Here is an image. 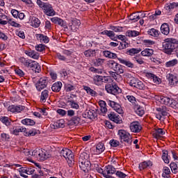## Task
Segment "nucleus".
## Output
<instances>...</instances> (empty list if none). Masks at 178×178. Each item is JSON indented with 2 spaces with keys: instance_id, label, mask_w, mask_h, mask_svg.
Returning a JSON list of instances; mask_svg holds the SVG:
<instances>
[{
  "instance_id": "obj_1",
  "label": "nucleus",
  "mask_w": 178,
  "mask_h": 178,
  "mask_svg": "<svg viewBox=\"0 0 178 178\" xmlns=\"http://www.w3.org/2000/svg\"><path fill=\"white\" fill-rule=\"evenodd\" d=\"M79 165L84 173H88L91 170V162L90 161V154L83 152L79 158Z\"/></svg>"
},
{
  "instance_id": "obj_2",
  "label": "nucleus",
  "mask_w": 178,
  "mask_h": 178,
  "mask_svg": "<svg viewBox=\"0 0 178 178\" xmlns=\"http://www.w3.org/2000/svg\"><path fill=\"white\" fill-rule=\"evenodd\" d=\"M164 52L167 55H172V52H176L178 44L176 43V40L172 38H167L163 44Z\"/></svg>"
},
{
  "instance_id": "obj_3",
  "label": "nucleus",
  "mask_w": 178,
  "mask_h": 178,
  "mask_svg": "<svg viewBox=\"0 0 178 178\" xmlns=\"http://www.w3.org/2000/svg\"><path fill=\"white\" fill-rule=\"evenodd\" d=\"M120 139L121 140V142L126 143L128 144V145H130L131 144V135L124 129H120L118 133Z\"/></svg>"
},
{
  "instance_id": "obj_4",
  "label": "nucleus",
  "mask_w": 178,
  "mask_h": 178,
  "mask_svg": "<svg viewBox=\"0 0 178 178\" xmlns=\"http://www.w3.org/2000/svg\"><path fill=\"white\" fill-rule=\"evenodd\" d=\"M107 65L110 69L114 70V72H116V73H119L120 74L124 73L123 66H122V65L118 63L113 60H109L107 63Z\"/></svg>"
},
{
  "instance_id": "obj_5",
  "label": "nucleus",
  "mask_w": 178,
  "mask_h": 178,
  "mask_svg": "<svg viewBox=\"0 0 178 178\" xmlns=\"http://www.w3.org/2000/svg\"><path fill=\"white\" fill-rule=\"evenodd\" d=\"M60 156H63L68 162V163H72L73 161H74V154H73V152L69 149L68 148H64L60 151Z\"/></svg>"
},
{
  "instance_id": "obj_6",
  "label": "nucleus",
  "mask_w": 178,
  "mask_h": 178,
  "mask_svg": "<svg viewBox=\"0 0 178 178\" xmlns=\"http://www.w3.org/2000/svg\"><path fill=\"white\" fill-rule=\"evenodd\" d=\"M128 83L131 87H134L135 88H138V90H144V87H145L143 81L134 77H131Z\"/></svg>"
},
{
  "instance_id": "obj_7",
  "label": "nucleus",
  "mask_w": 178,
  "mask_h": 178,
  "mask_svg": "<svg viewBox=\"0 0 178 178\" xmlns=\"http://www.w3.org/2000/svg\"><path fill=\"white\" fill-rule=\"evenodd\" d=\"M116 173V168L112 165H106L104 169V177L115 178L113 175Z\"/></svg>"
},
{
  "instance_id": "obj_8",
  "label": "nucleus",
  "mask_w": 178,
  "mask_h": 178,
  "mask_svg": "<svg viewBox=\"0 0 178 178\" xmlns=\"http://www.w3.org/2000/svg\"><path fill=\"white\" fill-rule=\"evenodd\" d=\"M105 88L108 94H113V95H116V94H120L122 92V89L117 85L107 84Z\"/></svg>"
},
{
  "instance_id": "obj_9",
  "label": "nucleus",
  "mask_w": 178,
  "mask_h": 178,
  "mask_svg": "<svg viewBox=\"0 0 178 178\" xmlns=\"http://www.w3.org/2000/svg\"><path fill=\"white\" fill-rule=\"evenodd\" d=\"M47 86H48V78L45 76L42 77L35 84L36 90H38V91H41L42 90H44V88H47Z\"/></svg>"
},
{
  "instance_id": "obj_10",
  "label": "nucleus",
  "mask_w": 178,
  "mask_h": 178,
  "mask_svg": "<svg viewBox=\"0 0 178 178\" xmlns=\"http://www.w3.org/2000/svg\"><path fill=\"white\" fill-rule=\"evenodd\" d=\"M42 10L47 16H55V10L52 8V5L47 3L43 8Z\"/></svg>"
},
{
  "instance_id": "obj_11",
  "label": "nucleus",
  "mask_w": 178,
  "mask_h": 178,
  "mask_svg": "<svg viewBox=\"0 0 178 178\" xmlns=\"http://www.w3.org/2000/svg\"><path fill=\"white\" fill-rule=\"evenodd\" d=\"M167 79L170 86H177L178 83L177 74H167Z\"/></svg>"
},
{
  "instance_id": "obj_12",
  "label": "nucleus",
  "mask_w": 178,
  "mask_h": 178,
  "mask_svg": "<svg viewBox=\"0 0 178 178\" xmlns=\"http://www.w3.org/2000/svg\"><path fill=\"white\" fill-rule=\"evenodd\" d=\"M158 113L156 114V119L161 120L163 116H168V110L166 109V106L159 107L156 108Z\"/></svg>"
},
{
  "instance_id": "obj_13",
  "label": "nucleus",
  "mask_w": 178,
  "mask_h": 178,
  "mask_svg": "<svg viewBox=\"0 0 178 178\" xmlns=\"http://www.w3.org/2000/svg\"><path fill=\"white\" fill-rule=\"evenodd\" d=\"M130 130L132 133H140L141 131V124L140 122L135 121L130 124Z\"/></svg>"
},
{
  "instance_id": "obj_14",
  "label": "nucleus",
  "mask_w": 178,
  "mask_h": 178,
  "mask_svg": "<svg viewBox=\"0 0 178 178\" xmlns=\"http://www.w3.org/2000/svg\"><path fill=\"white\" fill-rule=\"evenodd\" d=\"M7 109L8 112H12L13 113H20L22 111H24V106L11 105V106H9L7 108Z\"/></svg>"
},
{
  "instance_id": "obj_15",
  "label": "nucleus",
  "mask_w": 178,
  "mask_h": 178,
  "mask_svg": "<svg viewBox=\"0 0 178 178\" xmlns=\"http://www.w3.org/2000/svg\"><path fill=\"white\" fill-rule=\"evenodd\" d=\"M49 158H51L49 152L45 149H40L38 161H41L42 162L44 161H47V159Z\"/></svg>"
},
{
  "instance_id": "obj_16",
  "label": "nucleus",
  "mask_w": 178,
  "mask_h": 178,
  "mask_svg": "<svg viewBox=\"0 0 178 178\" xmlns=\"http://www.w3.org/2000/svg\"><path fill=\"white\" fill-rule=\"evenodd\" d=\"M80 24H81V22L79 19H73L72 22L69 24V27L70 30H72L74 32L77 31L79 30V27L80 26Z\"/></svg>"
},
{
  "instance_id": "obj_17",
  "label": "nucleus",
  "mask_w": 178,
  "mask_h": 178,
  "mask_svg": "<svg viewBox=\"0 0 178 178\" xmlns=\"http://www.w3.org/2000/svg\"><path fill=\"white\" fill-rule=\"evenodd\" d=\"M52 23H54L55 24H58L61 27H64V29H67V26L66 25V22L63 21V19L58 17H54L51 19Z\"/></svg>"
},
{
  "instance_id": "obj_18",
  "label": "nucleus",
  "mask_w": 178,
  "mask_h": 178,
  "mask_svg": "<svg viewBox=\"0 0 178 178\" xmlns=\"http://www.w3.org/2000/svg\"><path fill=\"white\" fill-rule=\"evenodd\" d=\"M24 54L31 58L32 59L38 60L40 59V54L34 50H26Z\"/></svg>"
},
{
  "instance_id": "obj_19",
  "label": "nucleus",
  "mask_w": 178,
  "mask_h": 178,
  "mask_svg": "<svg viewBox=\"0 0 178 178\" xmlns=\"http://www.w3.org/2000/svg\"><path fill=\"white\" fill-rule=\"evenodd\" d=\"M108 118L112 122H114V123H122V118H120V116H119V115L115 114V113H111L110 114H108Z\"/></svg>"
},
{
  "instance_id": "obj_20",
  "label": "nucleus",
  "mask_w": 178,
  "mask_h": 178,
  "mask_svg": "<svg viewBox=\"0 0 178 178\" xmlns=\"http://www.w3.org/2000/svg\"><path fill=\"white\" fill-rule=\"evenodd\" d=\"M51 129H56L65 127V120H59L50 124Z\"/></svg>"
},
{
  "instance_id": "obj_21",
  "label": "nucleus",
  "mask_w": 178,
  "mask_h": 178,
  "mask_svg": "<svg viewBox=\"0 0 178 178\" xmlns=\"http://www.w3.org/2000/svg\"><path fill=\"white\" fill-rule=\"evenodd\" d=\"M36 38L42 44H48V42H49V38L47 35H44L43 34H37Z\"/></svg>"
},
{
  "instance_id": "obj_22",
  "label": "nucleus",
  "mask_w": 178,
  "mask_h": 178,
  "mask_svg": "<svg viewBox=\"0 0 178 178\" xmlns=\"http://www.w3.org/2000/svg\"><path fill=\"white\" fill-rule=\"evenodd\" d=\"M40 24H41V21L35 17H32L31 19V26L32 27H35V29H37L40 27Z\"/></svg>"
},
{
  "instance_id": "obj_23",
  "label": "nucleus",
  "mask_w": 178,
  "mask_h": 178,
  "mask_svg": "<svg viewBox=\"0 0 178 178\" xmlns=\"http://www.w3.org/2000/svg\"><path fill=\"white\" fill-rule=\"evenodd\" d=\"M151 166H152V162L151 161H143L139 164V169L140 170H144V169L151 168Z\"/></svg>"
},
{
  "instance_id": "obj_24",
  "label": "nucleus",
  "mask_w": 178,
  "mask_h": 178,
  "mask_svg": "<svg viewBox=\"0 0 178 178\" xmlns=\"http://www.w3.org/2000/svg\"><path fill=\"white\" fill-rule=\"evenodd\" d=\"M48 98H49V92L47 90H43L40 95V102L44 104L47 102Z\"/></svg>"
},
{
  "instance_id": "obj_25",
  "label": "nucleus",
  "mask_w": 178,
  "mask_h": 178,
  "mask_svg": "<svg viewBox=\"0 0 178 178\" xmlns=\"http://www.w3.org/2000/svg\"><path fill=\"white\" fill-rule=\"evenodd\" d=\"M118 60H119L120 63H122L125 66H127V67H131V68L134 67V65L131 62H130V60H129L118 58Z\"/></svg>"
},
{
  "instance_id": "obj_26",
  "label": "nucleus",
  "mask_w": 178,
  "mask_h": 178,
  "mask_svg": "<svg viewBox=\"0 0 178 178\" xmlns=\"http://www.w3.org/2000/svg\"><path fill=\"white\" fill-rule=\"evenodd\" d=\"M165 131H163V129L159 128L157 129H155V131L153 132V136L154 138H161L162 136H164Z\"/></svg>"
},
{
  "instance_id": "obj_27",
  "label": "nucleus",
  "mask_w": 178,
  "mask_h": 178,
  "mask_svg": "<svg viewBox=\"0 0 178 178\" xmlns=\"http://www.w3.org/2000/svg\"><path fill=\"white\" fill-rule=\"evenodd\" d=\"M161 31L164 35H168L170 33V29L168 24H163L161 26Z\"/></svg>"
},
{
  "instance_id": "obj_28",
  "label": "nucleus",
  "mask_w": 178,
  "mask_h": 178,
  "mask_svg": "<svg viewBox=\"0 0 178 178\" xmlns=\"http://www.w3.org/2000/svg\"><path fill=\"white\" fill-rule=\"evenodd\" d=\"M172 98H170L168 97H165V96H161L159 97V101L161 104H163V105H167V106H169L170 105V101Z\"/></svg>"
},
{
  "instance_id": "obj_29",
  "label": "nucleus",
  "mask_w": 178,
  "mask_h": 178,
  "mask_svg": "<svg viewBox=\"0 0 178 178\" xmlns=\"http://www.w3.org/2000/svg\"><path fill=\"white\" fill-rule=\"evenodd\" d=\"M103 55L105 58H108L109 59H116V58H118V54L111 52L110 51H103Z\"/></svg>"
},
{
  "instance_id": "obj_30",
  "label": "nucleus",
  "mask_w": 178,
  "mask_h": 178,
  "mask_svg": "<svg viewBox=\"0 0 178 178\" xmlns=\"http://www.w3.org/2000/svg\"><path fill=\"white\" fill-rule=\"evenodd\" d=\"M147 77H149V79H152L153 81V83H155V84L161 83V79H159V77L156 76L155 74L149 72L147 74Z\"/></svg>"
},
{
  "instance_id": "obj_31",
  "label": "nucleus",
  "mask_w": 178,
  "mask_h": 178,
  "mask_svg": "<svg viewBox=\"0 0 178 178\" xmlns=\"http://www.w3.org/2000/svg\"><path fill=\"white\" fill-rule=\"evenodd\" d=\"M62 88V83L60 81H58L57 83H55L51 86V90L54 92H59Z\"/></svg>"
},
{
  "instance_id": "obj_32",
  "label": "nucleus",
  "mask_w": 178,
  "mask_h": 178,
  "mask_svg": "<svg viewBox=\"0 0 178 178\" xmlns=\"http://www.w3.org/2000/svg\"><path fill=\"white\" fill-rule=\"evenodd\" d=\"M26 131H27V129L23 127H14L13 134H14L15 136H17L19 133H26Z\"/></svg>"
},
{
  "instance_id": "obj_33",
  "label": "nucleus",
  "mask_w": 178,
  "mask_h": 178,
  "mask_svg": "<svg viewBox=\"0 0 178 178\" xmlns=\"http://www.w3.org/2000/svg\"><path fill=\"white\" fill-rule=\"evenodd\" d=\"M177 65H178V60L177 58H174L166 62L165 66V67H175V66H177Z\"/></svg>"
},
{
  "instance_id": "obj_34",
  "label": "nucleus",
  "mask_w": 178,
  "mask_h": 178,
  "mask_svg": "<svg viewBox=\"0 0 178 178\" xmlns=\"http://www.w3.org/2000/svg\"><path fill=\"white\" fill-rule=\"evenodd\" d=\"M103 76L99 75H96L93 77V83L96 86H101L102 84Z\"/></svg>"
},
{
  "instance_id": "obj_35",
  "label": "nucleus",
  "mask_w": 178,
  "mask_h": 178,
  "mask_svg": "<svg viewBox=\"0 0 178 178\" xmlns=\"http://www.w3.org/2000/svg\"><path fill=\"white\" fill-rule=\"evenodd\" d=\"M31 69L35 73H40V72L41 71V67L40 66L38 63L35 61H33L32 66H31Z\"/></svg>"
},
{
  "instance_id": "obj_36",
  "label": "nucleus",
  "mask_w": 178,
  "mask_h": 178,
  "mask_svg": "<svg viewBox=\"0 0 178 178\" xmlns=\"http://www.w3.org/2000/svg\"><path fill=\"white\" fill-rule=\"evenodd\" d=\"M105 151V145L102 143H99L96 145V153L97 154H102Z\"/></svg>"
},
{
  "instance_id": "obj_37",
  "label": "nucleus",
  "mask_w": 178,
  "mask_h": 178,
  "mask_svg": "<svg viewBox=\"0 0 178 178\" xmlns=\"http://www.w3.org/2000/svg\"><path fill=\"white\" fill-rule=\"evenodd\" d=\"M0 122L3 123V124H5L6 126H10V118L6 116H0Z\"/></svg>"
},
{
  "instance_id": "obj_38",
  "label": "nucleus",
  "mask_w": 178,
  "mask_h": 178,
  "mask_svg": "<svg viewBox=\"0 0 178 178\" xmlns=\"http://www.w3.org/2000/svg\"><path fill=\"white\" fill-rule=\"evenodd\" d=\"M141 52V49L140 48H132L127 51V54L128 55H130V56H134V55H136L137 54H140Z\"/></svg>"
},
{
  "instance_id": "obj_39",
  "label": "nucleus",
  "mask_w": 178,
  "mask_h": 178,
  "mask_svg": "<svg viewBox=\"0 0 178 178\" xmlns=\"http://www.w3.org/2000/svg\"><path fill=\"white\" fill-rule=\"evenodd\" d=\"M83 90L86 91L87 94L92 97H95L97 95V92L88 86H83Z\"/></svg>"
},
{
  "instance_id": "obj_40",
  "label": "nucleus",
  "mask_w": 178,
  "mask_h": 178,
  "mask_svg": "<svg viewBox=\"0 0 178 178\" xmlns=\"http://www.w3.org/2000/svg\"><path fill=\"white\" fill-rule=\"evenodd\" d=\"M99 104L100 106L101 112H102L103 113H106V112L108 111V108H106V103L105 102V101L100 100L99 102Z\"/></svg>"
},
{
  "instance_id": "obj_41",
  "label": "nucleus",
  "mask_w": 178,
  "mask_h": 178,
  "mask_svg": "<svg viewBox=\"0 0 178 178\" xmlns=\"http://www.w3.org/2000/svg\"><path fill=\"white\" fill-rule=\"evenodd\" d=\"M147 34L151 35V37H158V35H159V31L152 28L147 31Z\"/></svg>"
},
{
  "instance_id": "obj_42",
  "label": "nucleus",
  "mask_w": 178,
  "mask_h": 178,
  "mask_svg": "<svg viewBox=\"0 0 178 178\" xmlns=\"http://www.w3.org/2000/svg\"><path fill=\"white\" fill-rule=\"evenodd\" d=\"M22 124H26V126H34L35 122L30 118H26L22 120Z\"/></svg>"
},
{
  "instance_id": "obj_43",
  "label": "nucleus",
  "mask_w": 178,
  "mask_h": 178,
  "mask_svg": "<svg viewBox=\"0 0 178 178\" xmlns=\"http://www.w3.org/2000/svg\"><path fill=\"white\" fill-rule=\"evenodd\" d=\"M141 55L142 56H152V55H154V50L152 49H145L141 51Z\"/></svg>"
},
{
  "instance_id": "obj_44",
  "label": "nucleus",
  "mask_w": 178,
  "mask_h": 178,
  "mask_svg": "<svg viewBox=\"0 0 178 178\" xmlns=\"http://www.w3.org/2000/svg\"><path fill=\"white\" fill-rule=\"evenodd\" d=\"M177 3H168L165 4V10H168L169 12H170L172 9H175V8H177Z\"/></svg>"
},
{
  "instance_id": "obj_45",
  "label": "nucleus",
  "mask_w": 178,
  "mask_h": 178,
  "mask_svg": "<svg viewBox=\"0 0 178 178\" xmlns=\"http://www.w3.org/2000/svg\"><path fill=\"white\" fill-rule=\"evenodd\" d=\"M129 20H131L132 22H134V23H136V22H138V20H140V15L136 13H132L129 16Z\"/></svg>"
},
{
  "instance_id": "obj_46",
  "label": "nucleus",
  "mask_w": 178,
  "mask_h": 178,
  "mask_svg": "<svg viewBox=\"0 0 178 178\" xmlns=\"http://www.w3.org/2000/svg\"><path fill=\"white\" fill-rule=\"evenodd\" d=\"M112 105H116V106L114 108V110L117 113H119L120 115H122L123 113V108H122V106L119 104V103H112Z\"/></svg>"
},
{
  "instance_id": "obj_47",
  "label": "nucleus",
  "mask_w": 178,
  "mask_h": 178,
  "mask_svg": "<svg viewBox=\"0 0 178 178\" xmlns=\"http://www.w3.org/2000/svg\"><path fill=\"white\" fill-rule=\"evenodd\" d=\"M108 74L109 76H111V77H113V79H114L115 81L119 82V79H120V75L118 74V72H115L113 71H109Z\"/></svg>"
},
{
  "instance_id": "obj_48",
  "label": "nucleus",
  "mask_w": 178,
  "mask_h": 178,
  "mask_svg": "<svg viewBox=\"0 0 178 178\" xmlns=\"http://www.w3.org/2000/svg\"><path fill=\"white\" fill-rule=\"evenodd\" d=\"M134 110L136 115H138V116H143V115L145 113L144 109H143V108L140 107L139 106H136Z\"/></svg>"
},
{
  "instance_id": "obj_49",
  "label": "nucleus",
  "mask_w": 178,
  "mask_h": 178,
  "mask_svg": "<svg viewBox=\"0 0 178 178\" xmlns=\"http://www.w3.org/2000/svg\"><path fill=\"white\" fill-rule=\"evenodd\" d=\"M40 151L41 149H38L32 152H29V155H32V156H34L35 158H37V159H39Z\"/></svg>"
},
{
  "instance_id": "obj_50",
  "label": "nucleus",
  "mask_w": 178,
  "mask_h": 178,
  "mask_svg": "<svg viewBox=\"0 0 178 178\" xmlns=\"http://www.w3.org/2000/svg\"><path fill=\"white\" fill-rule=\"evenodd\" d=\"M65 90L67 92H70V91H74L76 90V86L67 83L65 85Z\"/></svg>"
},
{
  "instance_id": "obj_51",
  "label": "nucleus",
  "mask_w": 178,
  "mask_h": 178,
  "mask_svg": "<svg viewBox=\"0 0 178 178\" xmlns=\"http://www.w3.org/2000/svg\"><path fill=\"white\" fill-rule=\"evenodd\" d=\"M84 55L86 58H91L95 56V50H86L84 51Z\"/></svg>"
},
{
  "instance_id": "obj_52",
  "label": "nucleus",
  "mask_w": 178,
  "mask_h": 178,
  "mask_svg": "<svg viewBox=\"0 0 178 178\" xmlns=\"http://www.w3.org/2000/svg\"><path fill=\"white\" fill-rule=\"evenodd\" d=\"M88 118L89 119H95L97 118V113L94 110H89L87 112Z\"/></svg>"
},
{
  "instance_id": "obj_53",
  "label": "nucleus",
  "mask_w": 178,
  "mask_h": 178,
  "mask_svg": "<svg viewBox=\"0 0 178 178\" xmlns=\"http://www.w3.org/2000/svg\"><path fill=\"white\" fill-rule=\"evenodd\" d=\"M18 172H19L20 176H22V177H24V178L29 177V176L24 175V173L26 174V167H22V168H19Z\"/></svg>"
},
{
  "instance_id": "obj_54",
  "label": "nucleus",
  "mask_w": 178,
  "mask_h": 178,
  "mask_svg": "<svg viewBox=\"0 0 178 178\" xmlns=\"http://www.w3.org/2000/svg\"><path fill=\"white\" fill-rule=\"evenodd\" d=\"M101 34H102V35H107V37H110V38L115 37V33L112 31L105 30L102 31Z\"/></svg>"
},
{
  "instance_id": "obj_55",
  "label": "nucleus",
  "mask_w": 178,
  "mask_h": 178,
  "mask_svg": "<svg viewBox=\"0 0 178 178\" xmlns=\"http://www.w3.org/2000/svg\"><path fill=\"white\" fill-rule=\"evenodd\" d=\"M162 159L165 163H169V157L168 156V151L167 150H163V155H162Z\"/></svg>"
},
{
  "instance_id": "obj_56",
  "label": "nucleus",
  "mask_w": 178,
  "mask_h": 178,
  "mask_svg": "<svg viewBox=\"0 0 178 178\" xmlns=\"http://www.w3.org/2000/svg\"><path fill=\"white\" fill-rule=\"evenodd\" d=\"M81 120V119H80V118L75 116L72 118L71 123L72 124H74V126H79V124H80Z\"/></svg>"
},
{
  "instance_id": "obj_57",
  "label": "nucleus",
  "mask_w": 178,
  "mask_h": 178,
  "mask_svg": "<svg viewBox=\"0 0 178 178\" xmlns=\"http://www.w3.org/2000/svg\"><path fill=\"white\" fill-rule=\"evenodd\" d=\"M168 106H170V108H173V109H177L178 103L173 98H171V100L170 102V104L168 105Z\"/></svg>"
},
{
  "instance_id": "obj_58",
  "label": "nucleus",
  "mask_w": 178,
  "mask_h": 178,
  "mask_svg": "<svg viewBox=\"0 0 178 178\" xmlns=\"http://www.w3.org/2000/svg\"><path fill=\"white\" fill-rule=\"evenodd\" d=\"M104 62H105L104 59L97 58L93 61V63L95 66H102V65H104Z\"/></svg>"
},
{
  "instance_id": "obj_59",
  "label": "nucleus",
  "mask_w": 178,
  "mask_h": 178,
  "mask_svg": "<svg viewBox=\"0 0 178 178\" xmlns=\"http://www.w3.org/2000/svg\"><path fill=\"white\" fill-rule=\"evenodd\" d=\"M128 37H137L140 35V32L137 31H128L127 33Z\"/></svg>"
},
{
  "instance_id": "obj_60",
  "label": "nucleus",
  "mask_w": 178,
  "mask_h": 178,
  "mask_svg": "<svg viewBox=\"0 0 178 178\" xmlns=\"http://www.w3.org/2000/svg\"><path fill=\"white\" fill-rule=\"evenodd\" d=\"M69 102H70V106L72 109H79L80 108V106H79V104H77L74 101L70 100V101H69Z\"/></svg>"
},
{
  "instance_id": "obj_61",
  "label": "nucleus",
  "mask_w": 178,
  "mask_h": 178,
  "mask_svg": "<svg viewBox=\"0 0 178 178\" xmlns=\"http://www.w3.org/2000/svg\"><path fill=\"white\" fill-rule=\"evenodd\" d=\"M170 168L172 172V173H177V164L176 163L172 162L170 164Z\"/></svg>"
},
{
  "instance_id": "obj_62",
  "label": "nucleus",
  "mask_w": 178,
  "mask_h": 178,
  "mask_svg": "<svg viewBox=\"0 0 178 178\" xmlns=\"http://www.w3.org/2000/svg\"><path fill=\"white\" fill-rule=\"evenodd\" d=\"M8 23L10 24V26H12L13 27H20V24L16 23L15 21L12 20V19L7 18Z\"/></svg>"
},
{
  "instance_id": "obj_63",
  "label": "nucleus",
  "mask_w": 178,
  "mask_h": 178,
  "mask_svg": "<svg viewBox=\"0 0 178 178\" xmlns=\"http://www.w3.org/2000/svg\"><path fill=\"white\" fill-rule=\"evenodd\" d=\"M109 144L111 147H119V144H120V143L118 140L112 139L110 140Z\"/></svg>"
},
{
  "instance_id": "obj_64",
  "label": "nucleus",
  "mask_w": 178,
  "mask_h": 178,
  "mask_svg": "<svg viewBox=\"0 0 178 178\" xmlns=\"http://www.w3.org/2000/svg\"><path fill=\"white\" fill-rule=\"evenodd\" d=\"M115 175L119 178H126V177H127V175H126L125 173L122 172V171H117V172H115Z\"/></svg>"
}]
</instances>
